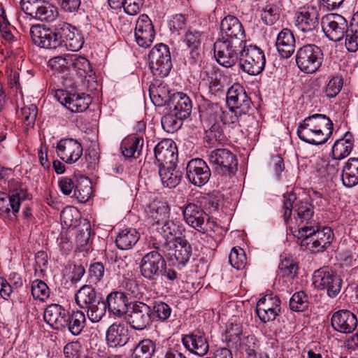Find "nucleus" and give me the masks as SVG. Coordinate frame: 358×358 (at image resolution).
<instances>
[{
    "instance_id": "1",
    "label": "nucleus",
    "mask_w": 358,
    "mask_h": 358,
    "mask_svg": "<svg viewBox=\"0 0 358 358\" xmlns=\"http://www.w3.org/2000/svg\"><path fill=\"white\" fill-rule=\"evenodd\" d=\"M333 132V123L327 115L315 113L306 117L298 126L299 138L309 144L321 145Z\"/></svg>"
},
{
    "instance_id": "2",
    "label": "nucleus",
    "mask_w": 358,
    "mask_h": 358,
    "mask_svg": "<svg viewBox=\"0 0 358 358\" xmlns=\"http://www.w3.org/2000/svg\"><path fill=\"white\" fill-rule=\"evenodd\" d=\"M185 222L197 231L217 240L222 235V228L204 211L201 203L189 202L180 207Z\"/></svg>"
},
{
    "instance_id": "3",
    "label": "nucleus",
    "mask_w": 358,
    "mask_h": 358,
    "mask_svg": "<svg viewBox=\"0 0 358 358\" xmlns=\"http://www.w3.org/2000/svg\"><path fill=\"white\" fill-rule=\"evenodd\" d=\"M199 112L201 120L210 126L206 131L208 143L215 145V143L224 142L226 137L221 127V115L223 114L221 106L218 103L203 99L199 105Z\"/></svg>"
},
{
    "instance_id": "4",
    "label": "nucleus",
    "mask_w": 358,
    "mask_h": 358,
    "mask_svg": "<svg viewBox=\"0 0 358 358\" xmlns=\"http://www.w3.org/2000/svg\"><path fill=\"white\" fill-rule=\"evenodd\" d=\"M323 52L314 44L304 45L296 50V64L299 69L306 73H313L321 66Z\"/></svg>"
},
{
    "instance_id": "5",
    "label": "nucleus",
    "mask_w": 358,
    "mask_h": 358,
    "mask_svg": "<svg viewBox=\"0 0 358 358\" xmlns=\"http://www.w3.org/2000/svg\"><path fill=\"white\" fill-rule=\"evenodd\" d=\"M148 59L150 69L154 76L164 78L169 74L172 63L169 48L166 45L159 43L152 48Z\"/></svg>"
},
{
    "instance_id": "6",
    "label": "nucleus",
    "mask_w": 358,
    "mask_h": 358,
    "mask_svg": "<svg viewBox=\"0 0 358 358\" xmlns=\"http://www.w3.org/2000/svg\"><path fill=\"white\" fill-rule=\"evenodd\" d=\"M240 61L243 71L252 76L261 73L266 64L264 51L256 45H246V43L243 45Z\"/></svg>"
},
{
    "instance_id": "7",
    "label": "nucleus",
    "mask_w": 358,
    "mask_h": 358,
    "mask_svg": "<svg viewBox=\"0 0 358 358\" xmlns=\"http://www.w3.org/2000/svg\"><path fill=\"white\" fill-rule=\"evenodd\" d=\"M313 282L317 289L326 290L329 297L336 296L341 290L342 279L329 267L315 271L313 275Z\"/></svg>"
},
{
    "instance_id": "8",
    "label": "nucleus",
    "mask_w": 358,
    "mask_h": 358,
    "mask_svg": "<svg viewBox=\"0 0 358 358\" xmlns=\"http://www.w3.org/2000/svg\"><path fill=\"white\" fill-rule=\"evenodd\" d=\"M54 27L59 48H66L73 52L81 49L84 38L75 27L64 21L57 22Z\"/></svg>"
},
{
    "instance_id": "9",
    "label": "nucleus",
    "mask_w": 358,
    "mask_h": 358,
    "mask_svg": "<svg viewBox=\"0 0 358 358\" xmlns=\"http://www.w3.org/2000/svg\"><path fill=\"white\" fill-rule=\"evenodd\" d=\"M28 199L27 189L20 182H10L8 194L0 197V214L8 215L12 211L15 215L19 212L21 202Z\"/></svg>"
},
{
    "instance_id": "10",
    "label": "nucleus",
    "mask_w": 358,
    "mask_h": 358,
    "mask_svg": "<svg viewBox=\"0 0 358 358\" xmlns=\"http://www.w3.org/2000/svg\"><path fill=\"white\" fill-rule=\"evenodd\" d=\"M243 45L218 38L214 43V55L217 62L224 67L233 66L240 59Z\"/></svg>"
},
{
    "instance_id": "11",
    "label": "nucleus",
    "mask_w": 358,
    "mask_h": 358,
    "mask_svg": "<svg viewBox=\"0 0 358 358\" xmlns=\"http://www.w3.org/2000/svg\"><path fill=\"white\" fill-rule=\"evenodd\" d=\"M319 17L317 6H303L295 14V26L298 30L315 36L319 31Z\"/></svg>"
},
{
    "instance_id": "12",
    "label": "nucleus",
    "mask_w": 358,
    "mask_h": 358,
    "mask_svg": "<svg viewBox=\"0 0 358 358\" xmlns=\"http://www.w3.org/2000/svg\"><path fill=\"white\" fill-rule=\"evenodd\" d=\"M166 262L159 251H151L143 256L139 263L142 276L149 280H156L166 268Z\"/></svg>"
},
{
    "instance_id": "13",
    "label": "nucleus",
    "mask_w": 358,
    "mask_h": 358,
    "mask_svg": "<svg viewBox=\"0 0 358 358\" xmlns=\"http://www.w3.org/2000/svg\"><path fill=\"white\" fill-rule=\"evenodd\" d=\"M208 159L220 174L230 176L236 171L238 160L236 155L228 149H215L210 152Z\"/></svg>"
},
{
    "instance_id": "14",
    "label": "nucleus",
    "mask_w": 358,
    "mask_h": 358,
    "mask_svg": "<svg viewBox=\"0 0 358 358\" xmlns=\"http://www.w3.org/2000/svg\"><path fill=\"white\" fill-rule=\"evenodd\" d=\"M347 20L337 13H329L322 19V29L327 37L333 41H340L349 27Z\"/></svg>"
},
{
    "instance_id": "15",
    "label": "nucleus",
    "mask_w": 358,
    "mask_h": 358,
    "mask_svg": "<svg viewBox=\"0 0 358 358\" xmlns=\"http://www.w3.org/2000/svg\"><path fill=\"white\" fill-rule=\"evenodd\" d=\"M222 38L236 43L244 45L246 43V36L243 24L240 20L234 15H227L220 24Z\"/></svg>"
},
{
    "instance_id": "16",
    "label": "nucleus",
    "mask_w": 358,
    "mask_h": 358,
    "mask_svg": "<svg viewBox=\"0 0 358 358\" xmlns=\"http://www.w3.org/2000/svg\"><path fill=\"white\" fill-rule=\"evenodd\" d=\"M29 34L34 44L45 49H57L59 48L54 25L47 27L36 24L29 29Z\"/></svg>"
},
{
    "instance_id": "17",
    "label": "nucleus",
    "mask_w": 358,
    "mask_h": 358,
    "mask_svg": "<svg viewBox=\"0 0 358 358\" xmlns=\"http://www.w3.org/2000/svg\"><path fill=\"white\" fill-rule=\"evenodd\" d=\"M227 103L230 108L240 110L246 115H252V102L244 87L238 83L234 84L226 94Z\"/></svg>"
},
{
    "instance_id": "18",
    "label": "nucleus",
    "mask_w": 358,
    "mask_h": 358,
    "mask_svg": "<svg viewBox=\"0 0 358 358\" xmlns=\"http://www.w3.org/2000/svg\"><path fill=\"white\" fill-rule=\"evenodd\" d=\"M280 300L273 294H266L259 299L256 306V313L264 323L273 321L280 312Z\"/></svg>"
},
{
    "instance_id": "19",
    "label": "nucleus",
    "mask_w": 358,
    "mask_h": 358,
    "mask_svg": "<svg viewBox=\"0 0 358 358\" xmlns=\"http://www.w3.org/2000/svg\"><path fill=\"white\" fill-rule=\"evenodd\" d=\"M151 306L143 302L133 304L129 315L128 322L130 327L135 330H144L151 326Z\"/></svg>"
},
{
    "instance_id": "20",
    "label": "nucleus",
    "mask_w": 358,
    "mask_h": 358,
    "mask_svg": "<svg viewBox=\"0 0 358 358\" xmlns=\"http://www.w3.org/2000/svg\"><path fill=\"white\" fill-rule=\"evenodd\" d=\"M58 101L73 113L85 111L90 103V98L84 93L81 94L68 91L58 90L56 92Z\"/></svg>"
},
{
    "instance_id": "21",
    "label": "nucleus",
    "mask_w": 358,
    "mask_h": 358,
    "mask_svg": "<svg viewBox=\"0 0 358 358\" xmlns=\"http://www.w3.org/2000/svg\"><path fill=\"white\" fill-rule=\"evenodd\" d=\"M186 175L190 182L196 186L201 187L209 180L211 173L205 161L196 158L187 163Z\"/></svg>"
},
{
    "instance_id": "22",
    "label": "nucleus",
    "mask_w": 358,
    "mask_h": 358,
    "mask_svg": "<svg viewBox=\"0 0 358 358\" xmlns=\"http://www.w3.org/2000/svg\"><path fill=\"white\" fill-rule=\"evenodd\" d=\"M43 318L52 329L65 331L69 318V311L59 304L52 303L45 309Z\"/></svg>"
},
{
    "instance_id": "23",
    "label": "nucleus",
    "mask_w": 358,
    "mask_h": 358,
    "mask_svg": "<svg viewBox=\"0 0 358 358\" xmlns=\"http://www.w3.org/2000/svg\"><path fill=\"white\" fill-rule=\"evenodd\" d=\"M134 35L139 46L148 48L151 45L155 38V30L152 22L147 15L143 14L138 17Z\"/></svg>"
},
{
    "instance_id": "24",
    "label": "nucleus",
    "mask_w": 358,
    "mask_h": 358,
    "mask_svg": "<svg viewBox=\"0 0 358 358\" xmlns=\"http://www.w3.org/2000/svg\"><path fill=\"white\" fill-rule=\"evenodd\" d=\"M331 324L335 331L342 334H350L357 328L358 321L353 313L342 309L332 315Z\"/></svg>"
},
{
    "instance_id": "25",
    "label": "nucleus",
    "mask_w": 358,
    "mask_h": 358,
    "mask_svg": "<svg viewBox=\"0 0 358 358\" xmlns=\"http://www.w3.org/2000/svg\"><path fill=\"white\" fill-rule=\"evenodd\" d=\"M57 155L67 164L76 162L82 156L83 147L75 139L65 138L59 141L57 145Z\"/></svg>"
},
{
    "instance_id": "26",
    "label": "nucleus",
    "mask_w": 358,
    "mask_h": 358,
    "mask_svg": "<svg viewBox=\"0 0 358 358\" xmlns=\"http://www.w3.org/2000/svg\"><path fill=\"white\" fill-rule=\"evenodd\" d=\"M129 339V330L127 324L123 322H115L106 330V341L109 348L123 347Z\"/></svg>"
},
{
    "instance_id": "27",
    "label": "nucleus",
    "mask_w": 358,
    "mask_h": 358,
    "mask_svg": "<svg viewBox=\"0 0 358 358\" xmlns=\"http://www.w3.org/2000/svg\"><path fill=\"white\" fill-rule=\"evenodd\" d=\"M154 153L158 166L173 164L177 161V147L171 139L159 141L155 147Z\"/></svg>"
},
{
    "instance_id": "28",
    "label": "nucleus",
    "mask_w": 358,
    "mask_h": 358,
    "mask_svg": "<svg viewBox=\"0 0 358 358\" xmlns=\"http://www.w3.org/2000/svg\"><path fill=\"white\" fill-rule=\"evenodd\" d=\"M182 341L187 350L201 357L207 354L209 350L205 334L199 330H195L189 334L185 335Z\"/></svg>"
},
{
    "instance_id": "29",
    "label": "nucleus",
    "mask_w": 358,
    "mask_h": 358,
    "mask_svg": "<svg viewBox=\"0 0 358 358\" xmlns=\"http://www.w3.org/2000/svg\"><path fill=\"white\" fill-rule=\"evenodd\" d=\"M294 212L296 217H294L297 223L299 229H303L305 227L313 228L317 224L318 222L314 219L313 206L307 201H299L294 206Z\"/></svg>"
},
{
    "instance_id": "30",
    "label": "nucleus",
    "mask_w": 358,
    "mask_h": 358,
    "mask_svg": "<svg viewBox=\"0 0 358 358\" xmlns=\"http://www.w3.org/2000/svg\"><path fill=\"white\" fill-rule=\"evenodd\" d=\"M296 41L289 29H282L278 34L275 45L281 57L289 58L295 50Z\"/></svg>"
},
{
    "instance_id": "31",
    "label": "nucleus",
    "mask_w": 358,
    "mask_h": 358,
    "mask_svg": "<svg viewBox=\"0 0 358 358\" xmlns=\"http://www.w3.org/2000/svg\"><path fill=\"white\" fill-rule=\"evenodd\" d=\"M110 313L117 317H122L127 312L128 299L122 292H112L106 297L105 301Z\"/></svg>"
},
{
    "instance_id": "32",
    "label": "nucleus",
    "mask_w": 358,
    "mask_h": 358,
    "mask_svg": "<svg viewBox=\"0 0 358 358\" xmlns=\"http://www.w3.org/2000/svg\"><path fill=\"white\" fill-rule=\"evenodd\" d=\"M228 111H223L221 115V127L225 124H237L242 127H249L255 122V118L253 115H246L240 110L229 108Z\"/></svg>"
},
{
    "instance_id": "33",
    "label": "nucleus",
    "mask_w": 358,
    "mask_h": 358,
    "mask_svg": "<svg viewBox=\"0 0 358 358\" xmlns=\"http://www.w3.org/2000/svg\"><path fill=\"white\" fill-rule=\"evenodd\" d=\"M149 92L152 103L158 107L169 106L172 99V94L168 85L159 83V80L151 84Z\"/></svg>"
},
{
    "instance_id": "34",
    "label": "nucleus",
    "mask_w": 358,
    "mask_h": 358,
    "mask_svg": "<svg viewBox=\"0 0 358 358\" xmlns=\"http://www.w3.org/2000/svg\"><path fill=\"white\" fill-rule=\"evenodd\" d=\"M171 110L176 113L179 118H187L192 112V103L189 97L182 92L173 93L169 105Z\"/></svg>"
},
{
    "instance_id": "35",
    "label": "nucleus",
    "mask_w": 358,
    "mask_h": 358,
    "mask_svg": "<svg viewBox=\"0 0 358 358\" xmlns=\"http://www.w3.org/2000/svg\"><path fill=\"white\" fill-rule=\"evenodd\" d=\"M320 227L319 223L316 224V226L313 228V227H310L308 228V227H303V229H301L298 230L294 236L296 237H305L307 238L308 236L313 235L316 236L317 239L321 242V245L324 246L326 248L330 245L333 240V232L330 228L324 227L322 229H320Z\"/></svg>"
},
{
    "instance_id": "36",
    "label": "nucleus",
    "mask_w": 358,
    "mask_h": 358,
    "mask_svg": "<svg viewBox=\"0 0 358 358\" xmlns=\"http://www.w3.org/2000/svg\"><path fill=\"white\" fill-rule=\"evenodd\" d=\"M143 138L136 135L126 137L121 143L120 149L125 158H138L143 146Z\"/></svg>"
},
{
    "instance_id": "37",
    "label": "nucleus",
    "mask_w": 358,
    "mask_h": 358,
    "mask_svg": "<svg viewBox=\"0 0 358 358\" xmlns=\"http://www.w3.org/2000/svg\"><path fill=\"white\" fill-rule=\"evenodd\" d=\"M176 163L159 166V174L164 187L173 188L180 183L182 173L176 169Z\"/></svg>"
},
{
    "instance_id": "38",
    "label": "nucleus",
    "mask_w": 358,
    "mask_h": 358,
    "mask_svg": "<svg viewBox=\"0 0 358 358\" xmlns=\"http://www.w3.org/2000/svg\"><path fill=\"white\" fill-rule=\"evenodd\" d=\"M354 137L352 133L348 131L344 136L337 140L332 148V156L338 160L348 157L354 147Z\"/></svg>"
},
{
    "instance_id": "39",
    "label": "nucleus",
    "mask_w": 358,
    "mask_h": 358,
    "mask_svg": "<svg viewBox=\"0 0 358 358\" xmlns=\"http://www.w3.org/2000/svg\"><path fill=\"white\" fill-rule=\"evenodd\" d=\"M175 252L174 257L179 265L185 266L189 262L192 254V248L185 236L176 237L174 242Z\"/></svg>"
},
{
    "instance_id": "40",
    "label": "nucleus",
    "mask_w": 358,
    "mask_h": 358,
    "mask_svg": "<svg viewBox=\"0 0 358 358\" xmlns=\"http://www.w3.org/2000/svg\"><path fill=\"white\" fill-rule=\"evenodd\" d=\"M343 184L352 187L358 184V158H350L343 167L341 174Z\"/></svg>"
},
{
    "instance_id": "41",
    "label": "nucleus",
    "mask_w": 358,
    "mask_h": 358,
    "mask_svg": "<svg viewBox=\"0 0 358 358\" xmlns=\"http://www.w3.org/2000/svg\"><path fill=\"white\" fill-rule=\"evenodd\" d=\"M148 215L153 224L159 225L169 218L170 207L165 201L155 200L149 206Z\"/></svg>"
},
{
    "instance_id": "42",
    "label": "nucleus",
    "mask_w": 358,
    "mask_h": 358,
    "mask_svg": "<svg viewBox=\"0 0 358 358\" xmlns=\"http://www.w3.org/2000/svg\"><path fill=\"white\" fill-rule=\"evenodd\" d=\"M99 299L96 296V292L92 285H85L80 288L75 296L76 304L83 309H87Z\"/></svg>"
},
{
    "instance_id": "43",
    "label": "nucleus",
    "mask_w": 358,
    "mask_h": 358,
    "mask_svg": "<svg viewBox=\"0 0 358 358\" xmlns=\"http://www.w3.org/2000/svg\"><path fill=\"white\" fill-rule=\"evenodd\" d=\"M140 238L139 233L133 228L122 230L116 237L115 243L120 250H129L138 242Z\"/></svg>"
},
{
    "instance_id": "44",
    "label": "nucleus",
    "mask_w": 358,
    "mask_h": 358,
    "mask_svg": "<svg viewBox=\"0 0 358 358\" xmlns=\"http://www.w3.org/2000/svg\"><path fill=\"white\" fill-rule=\"evenodd\" d=\"M70 68H72L77 73L83 78H94V73L89 61L84 57L78 55H71Z\"/></svg>"
},
{
    "instance_id": "45",
    "label": "nucleus",
    "mask_w": 358,
    "mask_h": 358,
    "mask_svg": "<svg viewBox=\"0 0 358 358\" xmlns=\"http://www.w3.org/2000/svg\"><path fill=\"white\" fill-rule=\"evenodd\" d=\"M345 45L351 52L358 50V11L353 15L348 30L345 33Z\"/></svg>"
},
{
    "instance_id": "46",
    "label": "nucleus",
    "mask_w": 358,
    "mask_h": 358,
    "mask_svg": "<svg viewBox=\"0 0 358 358\" xmlns=\"http://www.w3.org/2000/svg\"><path fill=\"white\" fill-rule=\"evenodd\" d=\"M86 324V316L81 310L69 312V318L65 331L68 330L74 336L79 335Z\"/></svg>"
},
{
    "instance_id": "47",
    "label": "nucleus",
    "mask_w": 358,
    "mask_h": 358,
    "mask_svg": "<svg viewBox=\"0 0 358 358\" xmlns=\"http://www.w3.org/2000/svg\"><path fill=\"white\" fill-rule=\"evenodd\" d=\"M144 0H108V3L113 9L123 8L129 15H137L143 5Z\"/></svg>"
},
{
    "instance_id": "48",
    "label": "nucleus",
    "mask_w": 358,
    "mask_h": 358,
    "mask_svg": "<svg viewBox=\"0 0 358 358\" xmlns=\"http://www.w3.org/2000/svg\"><path fill=\"white\" fill-rule=\"evenodd\" d=\"M92 192V189L90 180L87 177L80 176L71 197L76 198L81 203H85L89 200Z\"/></svg>"
},
{
    "instance_id": "49",
    "label": "nucleus",
    "mask_w": 358,
    "mask_h": 358,
    "mask_svg": "<svg viewBox=\"0 0 358 358\" xmlns=\"http://www.w3.org/2000/svg\"><path fill=\"white\" fill-rule=\"evenodd\" d=\"M156 349V343L151 339L141 341L134 348L131 358H152Z\"/></svg>"
},
{
    "instance_id": "50",
    "label": "nucleus",
    "mask_w": 358,
    "mask_h": 358,
    "mask_svg": "<svg viewBox=\"0 0 358 358\" xmlns=\"http://www.w3.org/2000/svg\"><path fill=\"white\" fill-rule=\"evenodd\" d=\"M222 75L214 73L208 77V93L210 98H223L227 93L225 86L222 81Z\"/></svg>"
},
{
    "instance_id": "51",
    "label": "nucleus",
    "mask_w": 358,
    "mask_h": 358,
    "mask_svg": "<svg viewBox=\"0 0 358 358\" xmlns=\"http://www.w3.org/2000/svg\"><path fill=\"white\" fill-rule=\"evenodd\" d=\"M200 37V32L196 30L189 29L185 34V42L188 48H190L189 54L193 62H196L199 57Z\"/></svg>"
},
{
    "instance_id": "52",
    "label": "nucleus",
    "mask_w": 358,
    "mask_h": 358,
    "mask_svg": "<svg viewBox=\"0 0 358 358\" xmlns=\"http://www.w3.org/2000/svg\"><path fill=\"white\" fill-rule=\"evenodd\" d=\"M242 327L238 324H230L225 331L224 341L228 348L237 349L241 345Z\"/></svg>"
},
{
    "instance_id": "53",
    "label": "nucleus",
    "mask_w": 358,
    "mask_h": 358,
    "mask_svg": "<svg viewBox=\"0 0 358 358\" xmlns=\"http://www.w3.org/2000/svg\"><path fill=\"white\" fill-rule=\"evenodd\" d=\"M152 321L166 322L171 314V308L169 304L163 301H155L151 307Z\"/></svg>"
},
{
    "instance_id": "54",
    "label": "nucleus",
    "mask_w": 358,
    "mask_h": 358,
    "mask_svg": "<svg viewBox=\"0 0 358 358\" xmlns=\"http://www.w3.org/2000/svg\"><path fill=\"white\" fill-rule=\"evenodd\" d=\"M106 303L101 299L94 303L87 309V317L92 323H96L105 316L107 309Z\"/></svg>"
},
{
    "instance_id": "55",
    "label": "nucleus",
    "mask_w": 358,
    "mask_h": 358,
    "mask_svg": "<svg viewBox=\"0 0 358 358\" xmlns=\"http://www.w3.org/2000/svg\"><path fill=\"white\" fill-rule=\"evenodd\" d=\"M183 120L185 118H179L176 113L171 110L170 113L162 117V126L167 132L173 133L181 127Z\"/></svg>"
},
{
    "instance_id": "56",
    "label": "nucleus",
    "mask_w": 358,
    "mask_h": 358,
    "mask_svg": "<svg viewBox=\"0 0 358 358\" xmlns=\"http://www.w3.org/2000/svg\"><path fill=\"white\" fill-rule=\"evenodd\" d=\"M58 16L57 8L49 3L41 1L35 18L40 21L53 22Z\"/></svg>"
},
{
    "instance_id": "57",
    "label": "nucleus",
    "mask_w": 358,
    "mask_h": 358,
    "mask_svg": "<svg viewBox=\"0 0 358 358\" xmlns=\"http://www.w3.org/2000/svg\"><path fill=\"white\" fill-rule=\"evenodd\" d=\"M31 292L34 299L41 301H45L50 296V289L41 280H35L31 282Z\"/></svg>"
},
{
    "instance_id": "58",
    "label": "nucleus",
    "mask_w": 358,
    "mask_h": 358,
    "mask_svg": "<svg viewBox=\"0 0 358 358\" xmlns=\"http://www.w3.org/2000/svg\"><path fill=\"white\" fill-rule=\"evenodd\" d=\"M308 296L304 292L294 293L289 299V308L296 312H302L308 307Z\"/></svg>"
},
{
    "instance_id": "59",
    "label": "nucleus",
    "mask_w": 358,
    "mask_h": 358,
    "mask_svg": "<svg viewBox=\"0 0 358 358\" xmlns=\"http://www.w3.org/2000/svg\"><path fill=\"white\" fill-rule=\"evenodd\" d=\"M279 8L273 3L266 5L261 13L262 20L266 25H273L279 19Z\"/></svg>"
},
{
    "instance_id": "60",
    "label": "nucleus",
    "mask_w": 358,
    "mask_h": 358,
    "mask_svg": "<svg viewBox=\"0 0 358 358\" xmlns=\"http://www.w3.org/2000/svg\"><path fill=\"white\" fill-rule=\"evenodd\" d=\"M159 225H162L161 234L166 240L173 236L175 238H176V237H180V236H178L181 234L180 224L178 222L166 219L164 222H161Z\"/></svg>"
},
{
    "instance_id": "61",
    "label": "nucleus",
    "mask_w": 358,
    "mask_h": 358,
    "mask_svg": "<svg viewBox=\"0 0 358 358\" xmlns=\"http://www.w3.org/2000/svg\"><path fill=\"white\" fill-rule=\"evenodd\" d=\"M343 86V79L341 76H334L328 82L325 87V95L328 98L336 97Z\"/></svg>"
},
{
    "instance_id": "62",
    "label": "nucleus",
    "mask_w": 358,
    "mask_h": 358,
    "mask_svg": "<svg viewBox=\"0 0 358 358\" xmlns=\"http://www.w3.org/2000/svg\"><path fill=\"white\" fill-rule=\"evenodd\" d=\"M78 179L76 176L61 177L59 179L58 185L62 193L68 196L73 194Z\"/></svg>"
},
{
    "instance_id": "63",
    "label": "nucleus",
    "mask_w": 358,
    "mask_h": 358,
    "mask_svg": "<svg viewBox=\"0 0 358 358\" xmlns=\"http://www.w3.org/2000/svg\"><path fill=\"white\" fill-rule=\"evenodd\" d=\"M229 261L231 265L239 270L243 268L246 264V257L241 248H233L229 255Z\"/></svg>"
},
{
    "instance_id": "64",
    "label": "nucleus",
    "mask_w": 358,
    "mask_h": 358,
    "mask_svg": "<svg viewBox=\"0 0 358 358\" xmlns=\"http://www.w3.org/2000/svg\"><path fill=\"white\" fill-rule=\"evenodd\" d=\"M298 239L301 240V245L304 246L310 250L313 253L323 252L326 248L323 245H321V242L313 235L308 236L307 238L303 237H296Z\"/></svg>"
}]
</instances>
